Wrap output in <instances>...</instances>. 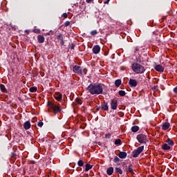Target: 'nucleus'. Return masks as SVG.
Here are the masks:
<instances>
[{"label": "nucleus", "instance_id": "obj_1", "mask_svg": "<svg viewBox=\"0 0 177 177\" xmlns=\"http://www.w3.org/2000/svg\"><path fill=\"white\" fill-rule=\"evenodd\" d=\"M91 95H102L103 93V84L100 83L91 84L87 87Z\"/></svg>", "mask_w": 177, "mask_h": 177}, {"label": "nucleus", "instance_id": "obj_2", "mask_svg": "<svg viewBox=\"0 0 177 177\" xmlns=\"http://www.w3.org/2000/svg\"><path fill=\"white\" fill-rule=\"evenodd\" d=\"M131 68L136 74H143L146 71V68L142 64L134 62L131 64Z\"/></svg>", "mask_w": 177, "mask_h": 177}, {"label": "nucleus", "instance_id": "obj_3", "mask_svg": "<svg viewBox=\"0 0 177 177\" xmlns=\"http://www.w3.org/2000/svg\"><path fill=\"white\" fill-rule=\"evenodd\" d=\"M136 139L141 145H146L147 143V136L145 134L137 135Z\"/></svg>", "mask_w": 177, "mask_h": 177}, {"label": "nucleus", "instance_id": "obj_4", "mask_svg": "<svg viewBox=\"0 0 177 177\" xmlns=\"http://www.w3.org/2000/svg\"><path fill=\"white\" fill-rule=\"evenodd\" d=\"M143 150H145V146H141L139 147L137 149L134 150L132 152V156L133 157V158H136L137 157H139V155L140 154V153H142V151H143Z\"/></svg>", "mask_w": 177, "mask_h": 177}, {"label": "nucleus", "instance_id": "obj_5", "mask_svg": "<svg viewBox=\"0 0 177 177\" xmlns=\"http://www.w3.org/2000/svg\"><path fill=\"white\" fill-rule=\"evenodd\" d=\"M110 105L111 110H117L118 107V100L115 98L111 100Z\"/></svg>", "mask_w": 177, "mask_h": 177}, {"label": "nucleus", "instance_id": "obj_6", "mask_svg": "<svg viewBox=\"0 0 177 177\" xmlns=\"http://www.w3.org/2000/svg\"><path fill=\"white\" fill-rule=\"evenodd\" d=\"M55 39L57 40V42L60 44V45H64V38L63 37V33L59 32L55 36Z\"/></svg>", "mask_w": 177, "mask_h": 177}, {"label": "nucleus", "instance_id": "obj_7", "mask_svg": "<svg viewBox=\"0 0 177 177\" xmlns=\"http://www.w3.org/2000/svg\"><path fill=\"white\" fill-rule=\"evenodd\" d=\"M73 73L78 74V75H82V67L75 65L73 68Z\"/></svg>", "mask_w": 177, "mask_h": 177}, {"label": "nucleus", "instance_id": "obj_8", "mask_svg": "<svg viewBox=\"0 0 177 177\" xmlns=\"http://www.w3.org/2000/svg\"><path fill=\"white\" fill-rule=\"evenodd\" d=\"M124 172L127 174H131L132 176L135 175V172H133V165L132 164L129 165L127 168L125 169Z\"/></svg>", "mask_w": 177, "mask_h": 177}, {"label": "nucleus", "instance_id": "obj_9", "mask_svg": "<svg viewBox=\"0 0 177 177\" xmlns=\"http://www.w3.org/2000/svg\"><path fill=\"white\" fill-rule=\"evenodd\" d=\"M129 85L131 88H135L138 86V80L135 79H130L129 81Z\"/></svg>", "mask_w": 177, "mask_h": 177}, {"label": "nucleus", "instance_id": "obj_10", "mask_svg": "<svg viewBox=\"0 0 177 177\" xmlns=\"http://www.w3.org/2000/svg\"><path fill=\"white\" fill-rule=\"evenodd\" d=\"M54 111V114H59V113H62V107L59 105H56L55 104L54 107L52 108Z\"/></svg>", "mask_w": 177, "mask_h": 177}, {"label": "nucleus", "instance_id": "obj_11", "mask_svg": "<svg viewBox=\"0 0 177 177\" xmlns=\"http://www.w3.org/2000/svg\"><path fill=\"white\" fill-rule=\"evenodd\" d=\"M100 53V46L99 45L94 46L93 48V53H94V55H97Z\"/></svg>", "mask_w": 177, "mask_h": 177}, {"label": "nucleus", "instance_id": "obj_12", "mask_svg": "<svg viewBox=\"0 0 177 177\" xmlns=\"http://www.w3.org/2000/svg\"><path fill=\"white\" fill-rule=\"evenodd\" d=\"M154 69L156 71H158L159 73H163L164 72V67H162V66H161L160 64L156 65L154 66Z\"/></svg>", "mask_w": 177, "mask_h": 177}, {"label": "nucleus", "instance_id": "obj_13", "mask_svg": "<svg viewBox=\"0 0 177 177\" xmlns=\"http://www.w3.org/2000/svg\"><path fill=\"white\" fill-rule=\"evenodd\" d=\"M54 97L56 100H57L58 102H60V100L63 99V95L60 93H55L54 94Z\"/></svg>", "mask_w": 177, "mask_h": 177}, {"label": "nucleus", "instance_id": "obj_14", "mask_svg": "<svg viewBox=\"0 0 177 177\" xmlns=\"http://www.w3.org/2000/svg\"><path fill=\"white\" fill-rule=\"evenodd\" d=\"M171 127V124L169 122H165L162 124V129L163 131H167Z\"/></svg>", "mask_w": 177, "mask_h": 177}, {"label": "nucleus", "instance_id": "obj_15", "mask_svg": "<svg viewBox=\"0 0 177 177\" xmlns=\"http://www.w3.org/2000/svg\"><path fill=\"white\" fill-rule=\"evenodd\" d=\"M37 41L39 44H44V42H45V37L41 35H39L37 36Z\"/></svg>", "mask_w": 177, "mask_h": 177}, {"label": "nucleus", "instance_id": "obj_16", "mask_svg": "<svg viewBox=\"0 0 177 177\" xmlns=\"http://www.w3.org/2000/svg\"><path fill=\"white\" fill-rule=\"evenodd\" d=\"M118 156L119 158L125 159L127 158V156H128V154L127 153V152L120 151Z\"/></svg>", "mask_w": 177, "mask_h": 177}, {"label": "nucleus", "instance_id": "obj_17", "mask_svg": "<svg viewBox=\"0 0 177 177\" xmlns=\"http://www.w3.org/2000/svg\"><path fill=\"white\" fill-rule=\"evenodd\" d=\"M101 109L104 111H109V105L106 102H103L102 104H101Z\"/></svg>", "mask_w": 177, "mask_h": 177}, {"label": "nucleus", "instance_id": "obj_18", "mask_svg": "<svg viewBox=\"0 0 177 177\" xmlns=\"http://www.w3.org/2000/svg\"><path fill=\"white\" fill-rule=\"evenodd\" d=\"M24 128L26 130L30 129V128H31V123H30V121H26L24 122Z\"/></svg>", "mask_w": 177, "mask_h": 177}, {"label": "nucleus", "instance_id": "obj_19", "mask_svg": "<svg viewBox=\"0 0 177 177\" xmlns=\"http://www.w3.org/2000/svg\"><path fill=\"white\" fill-rule=\"evenodd\" d=\"M165 142H166L167 145H168L169 146H170L171 147H172V146H174V145H175V142H174V140H172V139H171V138H167Z\"/></svg>", "mask_w": 177, "mask_h": 177}, {"label": "nucleus", "instance_id": "obj_20", "mask_svg": "<svg viewBox=\"0 0 177 177\" xmlns=\"http://www.w3.org/2000/svg\"><path fill=\"white\" fill-rule=\"evenodd\" d=\"M161 147H162V150H165V151H167V150H171V146L167 144V143L162 144V145Z\"/></svg>", "mask_w": 177, "mask_h": 177}, {"label": "nucleus", "instance_id": "obj_21", "mask_svg": "<svg viewBox=\"0 0 177 177\" xmlns=\"http://www.w3.org/2000/svg\"><path fill=\"white\" fill-rule=\"evenodd\" d=\"M114 172V168L113 167H109L107 169H106V174L107 175H109V176H111V175H113Z\"/></svg>", "mask_w": 177, "mask_h": 177}, {"label": "nucleus", "instance_id": "obj_22", "mask_svg": "<svg viewBox=\"0 0 177 177\" xmlns=\"http://www.w3.org/2000/svg\"><path fill=\"white\" fill-rule=\"evenodd\" d=\"M93 167V165L86 163L85 165V171L88 172V171H89V169H92Z\"/></svg>", "mask_w": 177, "mask_h": 177}, {"label": "nucleus", "instance_id": "obj_23", "mask_svg": "<svg viewBox=\"0 0 177 177\" xmlns=\"http://www.w3.org/2000/svg\"><path fill=\"white\" fill-rule=\"evenodd\" d=\"M0 89L1 92H3L4 93H8V89H6V87L3 84H0Z\"/></svg>", "mask_w": 177, "mask_h": 177}, {"label": "nucleus", "instance_id": "obj_24", "mask_svg": "<svg viewBox=\"0 0 177 177\" xmlns=\"http://www.w3.org/2000/svg\"><path fill=\"white\" fill-rule=\"evenodd\" d=\"M115 145L116 146H121V145H122V141L121 140V139H116L115 140Z\"/></svg>", "mask_w": 177, "mask_h": 177}, {"label": "nucleus", "instance_id": "obj_25", "mask_svg": "<svg viewBox=\"0 0 177 177\" xmlns=\"http://www.w3.org/2000/svg\"><path fill=\"white\" fill-rule=\"evenodd\" d=\"M138 131H139V127L138 126H133L131 127V132L136 133V132H138Z\"/></svg>", "mask_w": 177, "mask_h": 177}, {"label": "nucleus", "instance_id": "obj_26", "mask_svg": "<svg viewBox=\"0 0 177 177\" xmlns=\"http://www.w3.org/2000/svg\"><path fill=\"white\" fill-rule=\"evenodd\" d=\"M115 171L116 174H120V175H122V169H121V168L115 167Z\"/></svg>", "mask_w": 177, "mask_h": 177}, {"label": "nucleus", "instance_id": "obj_27", "mask_svg": "<svg viewBox=\"0 0 177 177\" xmlns=\"http://www.w3.org/2000/svg\"><path fill=\"white\" fill-rule=\"evenodd\" d=\"M121 159H120V158H118V156H115L114 159H113V162H115V164H118V162H120Z\"/></svg>", "mask_w": 177, "mask_h": 177}, {"label": "nucleus", "instance_id": "obj_28", "mask_svg": "<svg viewBox=\"0 0 177 177\" xmlns=\"http://www.w3.org/2000/svg\"><path fill=\"white\" fill-rule=\"evenodd\" d=\"M121 80L118 79V80H116L115 81V86H117V88H118V86H120V85H121Z\"/></svg>", "mask_w": 177, "mask_h": 177}, {"label": "nucleus", "instance_id": "obj_29", "mask_svg": "<svg viewBox=\"0 0 177 177\" xmlns=\"http://www.w3.org/2000/svg\"><path fill=\"white\" fill-rule=\"evenodd\" d=\"M29 91H30V92H31L32 93H34V92H37V88L36 86H32V87H30V88H29Z\"/></svg>", "mask_w": 177, "mask_h": 177}, {"label": "nucleus", "instance_id": "obj_30", "mask_svg": "<svg viewBox=\"0 0 177 177\" xmlns=\"http://www.w3.org/2000/svg\"><path fill=\"white\" fill-rule=\"evenodd\" d=\"M78 167H84V161L82 160H80L77 162Z\"/></svg>", "mask_w": 177, "mask_h": 177}, {"label": "nucleus", "instance_id": "obj_31", "mask_svg": "<svg viewBox=\"0 0 177 177\" xmlns=\"http://www.w3.org/2000/svg\"><path fill=\"white\" fill-rule=\"evenodd\" d=\"M118 95H120V96H125L126 93L124 91L120 90L118 92Z\"/></svg>", "mask_w": 177, "mask_h": 177}, {"label": "nucleus", "instance_id": "obj_32", "mask_svg": "<svg viewBox=\"0 0 177 177\" xmlns=\"http://www.w3.org/2000/svg\"><path fill=\"white\" fill-rule=\"evenodd\" d=\"M75 102L77 103V104H82V100H81L80 98H76Z\"/></svg>", "mask_w": 177, "mask_h": 177}, {"label": "nucleus", "instance_id": "obj_33", "mask_svg": "<svg viewBox=\"0 0 177 177\" xmlns=\"http://www.w3.org/2000/svg\"><path fill=\"white\" fill-rule=\"evenodd\" d=\"M136 62L138 63V64H140L142 63V57L138 56L136 57Z\"/></svg>", "mask_w": 177, "mask_h": 177}, {"label": "nucleus", "instance_id": "obj_34", "mask_svg": "<svg viewBox=\"0 0 177 177\" xmlns=\"http://www.w3.org/2000/svg\"><path fill=\"white\" fill-rule=\"evenodd\" d=\"M47 106H48V107H50V109H53V107L55 106V104H53V103H52V102L48 101L47 102Z\"/></svg>", "mask_w": 177, "mask_h": 177}, {"label": "nucleus", "instance_id": "obj_35", "mask_svg": "<svg viewBox=\"0 0 177 177\" xmlns=\"http://www.w3.org/2000/svg\"><path fill=\"white\" fill-rule=\"evenodd\" d=\"M33 32H35V34H41V30L38 28H35L33 29Z\"/></svg>", "mask_w": 177, "mask_h": 177}, {"label": "nucleus", "instance_id": "obj_36", "mask_svg": "<svg viewBox=\"0 0 177 177\" xmlns=\"http://www.w3.org/2000/svg\"><path fill=\"white\" fill-rule=\"evenodd\" d=\"M90 34H91V35L95 36V35H96V34H97V30H92L90 32Z\"/></svg>", "mask_w": 177, "mask_h": 177}, {"label": "nucleus", "instance_id": "obj_37", "mask_svg": "<svg viewBox=\"0 0 177 177\" xmlns=\"http://www.w3.org/2000/svg\"><path fill=\"white\" fill-rule=\"evenodd\" d=\"M53 34H56L55 31L53 30H50L48 32L46 33V35H53Z\"/></svg>", "mask_w": 177, "mask_h": 177}, {"label": "nucleus", "instance_id": "obj_38", "mask_svg": "<svg viewBox=\"0 0 177 177\" xmlns=\"http://www.w3.org/2000/svg\"><path fill=\"white\" fill-rule=\"evenodd\" d=\"M122 167H123V171L124 172L125 169H127V168H128V165H127V163L123 162L122 163Z\"/></svg>", "mask_w": 177, "mask_h": 177}, {"label": "nucleus", "instance_id": "obj_39", "mask_svg": "<svg viewBox=\"0 0 177 177\" xmlns=\"http://www.w3.org/2000/svg\"><path fill=\"white\" fill-rule=\"evenodd\" d=\"M70 24H71L70 21H66L64 22V26L65 27H68V26L70 25Z\"/></svg>", "mask_w": 177, "mask_h": 177}, {"label": "nucleus", "instance_id": "obj_40", "mask_svg": "<svg viewBox=\"0 0 177 177\" xmlns=\"http://www.w3.org/2000/svg\"><path fill=\"white\" fill-rule=\"evenodd\" d=\"M37 126L39 127V128H42V127H44V122H39L37 123Z\"/></svg>", "mask_w": 177, "mask_h": 177}, {"label": "nucleus", "instance_id": "obj_41", "mask_svg": "<svg viewBox=\"0 0 177 177\" xmlns=\"http://www.w3.org/2000/svg\"><path fill=\"white\" fill-rule=\"evenodd\" d=\"M87 73H88V69L86 68L82 69V75L84 74V75H86Z\"/></svg>", "mask_w": 177, "mask_h": 177}, {"label": "nucleus", "instance_id": "obj_42", "mask_svg": "<svg viewBox=\"0 0 177 177\" xmlns=\"http://www.w3.org/2000/svg\"><path fill=\"white\" fill-rule=\"evenodd\" d=\"M62 17H64V19H67V17H68V15H67V13H64L62 14Z\"/></svg>", "mask_w": 177, "mask_h": 177}, {"label": "nucleus", "instance_id": "obj_43", "mask_svg": "<svg viewBox=\"0 0 177 177\" xmlns=\"http://www.w3.org/2000/svg\"><path fill=\"white\" fill-rule=\"evenodd\" d=\"M105 137L108 139H110V138H111V134H106Z\"/></svg>", "mask_w": 177, "mask_h": 177}, {"label": "nucleus", "instance_id": "obj_44", "mask_svg": "<svg viewBox=\"0 0 177 177\" xmlns=\"http://www.w3.org/2000/svg\"><path fill=\"white\" fill-rule=\"evenodd\" d=\"M74 48H75V44H72L71 45V50H73Z\"/></svg>", "mask_w": 177, "mask_h": 177}, {"label": "nucleus", "instance_id": "obj_45", "mask_svg": "<svg viewBox=\"0 0 177 177\" xmlns=\"http://www.w3.org/2000/svg\"><path fill=\"white\" fill-rule=\"evenodd\" d=\"M173 92L177 94V86L173 89Z\"/></svg>", "mask_w": 177, "mask_h": 177}, {"label": "nucleus", "instance_id": "obj_46", "mask_svg": "<svg viewBox=\"0 0 177 177\" xmlns=\"http://www.w3.org/2000/svg\"><path fill=\"white\" fill-rule=\"evenodd\" d=\"M156 89H158V86H154L153 87V91H156Z\"/></svg>", "mask_w": 177, "mask_h": 177}, {"label": "nucleus", "instance_id": "obj_47", "mask_svg": "<svg viewBox=\"0 0 177 177\" xmlns=\"http://www.w3.org/2000/svg\"><path fill=\"white\" fill-rule=\"evenodd\" d=\"M100 109H102V106H97V108H96L97 111H99V110H100Z\"/></svg>", "mask_w": 177, "mask_h": 177}, {"label": "nucleus", "instance_id": "obj_48", "mask_svg": "<svg viewBox=\"0 0 177 177\" xmlns=\"http://www.w3.org/2000/svg\"><path fill=\"white\" fill-rule=\"evenodd\" d=\"M109 2H110V0H106L105 1H104V3H109Z\"/></svg>", "mask_w": 177, "mask_h": 177}, {"label": "nucleus", "instance_id": "obj_49", "mask_svg": "<svg viewBox=\"0 0 177 177\" xmlns=\"http://www.w3.org/2000/svg\"><path fill=\"white\" fill-rule=\"evenodd\" d=\"M93 1V0H86V1L87 2V3H91V1Z\"/></svg>", "mask_w": 177, "mask_h": 177}, {"label": "nucleus", "instance_id": "obj_50", "mask_svg": "<svg viewBox=\"0 0 177 177\" xmlns=\"http://www.w3.org/2000/svg\"><path fill=\"white\" fill-rule=\"evenodd\" d=\"M12 157H16V153H12Z\"/></svg>", "mask_w": 177, "mask_h": 177}, {"label": "nucleus", "instance_id": "obj_51", "mask_svg": "<svg viewBox=\"0 0 177 177\" xmlns=\"http://www.w3.org/2000/svg\"><path fill=\"white\" fill-rule=\"evenodd\" d=\"M154 26H156V24H154V23L151 24V27H154Z\"/></svg>", "mask_w": 177, "mask_h": 177}, {"label": "nucleus", "instance_id": "obj_52", "mask_svg": "<svg viewBox=\"0 0 177 177\" xmlns=\"http://www.w3.org/2000/svg\"><path fill=\"white\" fill-rule=\"evenodd\" d=\"M55 32H57V29H55Z\"/></svg>", "mask_w": 177, "mask_h": 177}, {"label": "nucleus", "instance_id": "obj_53", "mask_svg": "<svg viewBox=\"0 0 177 177\" xmlns=\"http://www.w3.org/2000/svg\"><path fill=\"white\" fill-rule=\"evenodd\" d=\"M32 164H34V161H31Z\"/></svg>", "mask_w": 177, "mask_h": 177}]
</instances>
